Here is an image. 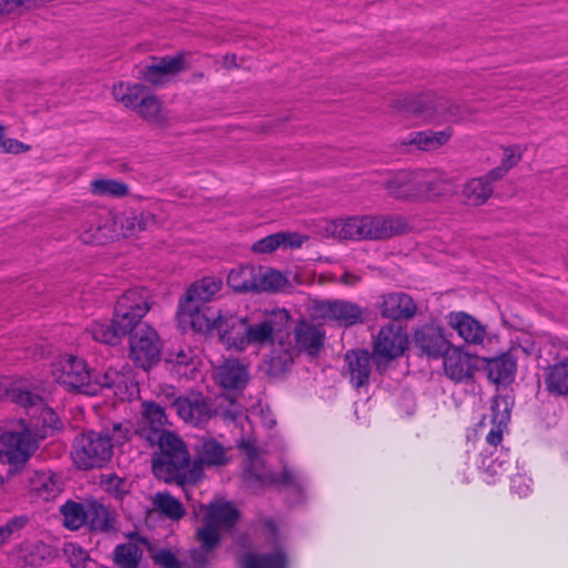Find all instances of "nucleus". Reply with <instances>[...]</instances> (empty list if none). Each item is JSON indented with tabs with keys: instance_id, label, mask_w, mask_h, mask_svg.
I'll list each match as a JSON object with an SVG mask.
<instances>
[{
	"instance_id": "nucleus-1",
	"label": "nucleus",
	"mask_w": 568,
	"mask_h": 568,
	"mask_svg": "<svg viewBox=\"0 0 568 568\" xmlns=\"http://www.w3.org/2000/svg\"><path fill=\"white\" fill-rule=\"evenodd\" d=\"M155 442L159 450L152 458L154 475L165 483L175 484L185 497H191L204 474L199 466H192L186 445L172 432H163Z\"/></svg>"
},
{
	"instance_id": "nucleus-2",
	"label": "nucleus",
	"mask_w": 568,
	"mask_h": 568,
	"mask_svg": "<svg viewBox=\"0 0 568 568\" xmlns=\"http://www.w3.org/2000/svg\"><path fill=\"white\" fill-rule=\"evenodd\" d=\"M129 422L113 423L101 430H85L79 434L72 445L71 456L79 469L102 468L113 456L115 446H122L132 437Z\"/></svg>"
},
{
	"instance_id": "nucleus-3",
	"label": "nucleus",
	"mask_w": 568,
	"mask_h": 568,
	"mask_svg": "<svg viewBox=\"0 0 568 568\" xmlns=\"http://www.w3.org/2000/svg\"><path fill=\"white\" fill-rule=\"evenodd\" d=\"M203 524L196 530V539L200 548L190 551L193 568H205L214 559V550L221 542V530H229L240 519V511L230 501L214 499L207 506H200L195 510Z\"/></svg>"
},
{
	"instance_id": "nucleus-4",
	"label": "nucleus",
	"mask_w": 568,
	"mask_h": 568,
	"mask_svg": "<svg viewBox=\"0 0 568 568\" xmlns=\"http://www.w3.org/2000/svg\"><path fill=\"white\" fill-rule=\"evenodd\" d=\"M408 346V337L398 323H389L379 328L373 342V363L379 374H384L390 363L400 357Z\"/></svg>"
},
{
	"instance_id": "nucleus-5",
	"label": "nucleus",
	"mask_w": 568,
	"mask_h": 568,
	"mask_svg": "<svg viewBox=\"0 0 568 568\" xmlns=\"http://www.w3.org/2000/svg\"><path fill=\"white\" fill-rule=\"evenodd\" d=\"M243 479L251 485L272 486L280 485L292 487L303 493L305 479L302 474L284 466L281 473H274L265 468L262 458L255 449L247 454V460L243 470Z\"/></svg>"
},
{
	"instance_id": "nucleus-6",
	"label": "nucleus",
	"mask_w": 568,
	"mask_h": 568,
	"mask_svg": "<svg viewBox=\"0 0 568 568\" xmlns=\"http://www.w3.org/2000/svg\"><path fill=\"white\" fill-rule=\"evenodd\" d=\"M150 292L145 287H134L124 292L114 307V323L121 333L130 334L143 323L141 320L150 311Z\"/></svg>"
},
{
	"instance_id": "nucleus-7",
	"label": "nucleus",
	"mask_w": 568,
	"mask_h": 568,
	"mask_svg": "<svg viewBox=\"0 0 568 568\" xmlns=\"http://www.w3.org/2000/svg\"><path fill=\"white\" fill-rule=\"evenodd\" d=\"M37 449L38 439L30 428L0 436V460L8 464L10 475L22 469Z\"/></svg>"
},
{
	"instance_id": "nucleus-8",
	"label": "nucleus",
	"mask_w": 568,
	"mask_h": 568,
	"mask_svg": "<svg viewBox=\"0 0 568 568\" xmlns=\"http://www.w3.org/2000/svg\"><path fill=\"white\" fill-rule=\"evenodd\" d=\"M52 375L59 384L70 389L90 396L97 395L98 386L91 383V372L82 358L70 354L60 356L53 363Z\"/></svg>"
},
{
	"instance_id": "nucleus-9",
	"label": "nucleus",
	"mask_w": 568,
	"mask_h": 568,
	"mask_svg": "<svg viewBox=\"0 0 568 568\" xmlns=\"http://www.w3.org/2000/svg\"><path fill=\"white\" fill-rule=\"evenodd\" d=\"M354 229V241H379L404 233L406 222L398 216L355 215Z\"/></svg>"
},
{
	"instance_id": "nucleus-10",
	"label": "nucleus",
	"mask_w": 568,
	"mask_h": 568,
	"mask_svg": "<svg viewBox=\"0 0 568 568\" xmlns=\"http://www.w3.org/2000/svg\"><path fill=\"white\" fill-rule=\"evenodd\" d=\"M130 335L129 356L135 366L149 371L160 362L161 342L156 331L148 323L135 327Z\"/></svg>"
},
{
	"instance_id": "nucleus-11",
	"label": "nucleus",
	"mask_w": 568,
	"mask_h": 568,
	"mask_svg": "<svg viewBox=\"0 0 568 568\" xmlns=\"http://www.w3.org/2000/svg\"><path fill=\"white\" fill-rule=\"evenodd\" d=\"M484 359L479 356L463 352L462 347H454L443 358V368L448 378L454 382L469 379L480 368Z\"/></svg>"
},
{
	"instance_id": "nucleus-12",
	"label": "nucleus",
	"mask_w": 568,
	"mask_h": 568,
	"mask_svg": "<svg viewBox=\"0 0 568 568\" xmlns=\"http://www.w3.org/2000/svg\"><path fill=\"white\" fill-rule=\"evenodd\" d=\"M318 316L326 321H336L343 326H352L363 320L362 308L348 301H323L315 307Z\"/></svg>"
},
{
	"instance_id": "nucleus-13",
	"label": "nucleus",
	"mask_w": 568,
	"mask_h": 568,
	"mask_svg": "<svg viewBox=\"0 0 568 568\" xmlns=\"http://www.w3.org/2000/svg\"><path fill=\"white\" fill-rule=\"evenodd\" d=\"M425 180L424 170L400 171L385 183V187L395 199L412 200L422 192Z\"/></svg>"
},
{
	"instance_id": "nucleus-14",
	"label": "nucleus",
	"mask_w": 568,
	"mask_h": 568,
	"mask_svg": "<svg viewBox=\"0 0 568 568\" xmlns=\"http://www.w3.org/2000/svg\"><path fill=\"white\" fill-rule=\"evenodd\" d=\"M170 408L181 419L195 426L207 422L211 416L207 402L201 394L176 397L171 403Z\"/></svg>"
},
{
	"instance_id": "nucleus-15",
	"label": "nucleus",
	"mask_w": 568,
	"mask_h": 568,
	"mask_svg": "<svg viewBox=\"0 0 568 568\" xmlns=\"http://www.w3.org/2000/svg\"><path fill=\"white\" fill-rule=\"evenodd\" d=\"M447 325L467 343L481 345L486 338L487 329L470 314L459 311L450 312L447 316Z\"/></svg>"
},
{
	"instance_id": "nucleus-16",
	"label": "nucleus",
	"mask_w": 568,
	"mask_h": 568,
	"mask_svg": "<svg viewBox=\"0 0 568 568\" xmlns=\"http://www.w3.org/2000/svg\"><path fill=\"white\" fill-rule=\"evenodd\" d=\"M480 365L488 379L494 384L507 385L514 381L517 371V358L511 352H505L496 357H480Z\"/></svg>"
},
{
	"instance_id": "nucleus-17",
	"label": "nucleus",
	"mask_w": 568,
	"mask_h": 568,
	"mask_svg": "<svg viewBox=\"0 0 568 568\" xmlns=\"http://www.w3.org/2000/svg\"><path fill=\"white\" fill-rule=\"evenodd\" d=\"M221 310H214L205 305H196L195 303L189 306L184 302H179V314L189 320L192 328L199 333H211L216 329Z\"/></svg>"
},
{
	"instance_id": "nucleus-18",
	"label": "nucleus",
	"mask_w": 568,
	"mask_h": 568,
	"mask_svg": "<svg viewBox=\"0 0 568 568\" xmlns=\"http://www.w3.org/2000/svg\"><path fill=\"white\" fill-rule=\"evenodd\" d=\"M247 317H241L229 312H221L216 332L221 342L227 347L244 351V332Z\"/></svg>"
},
{
	"instance_id": "nucleus-19",
	"label": "nucleus",
	"mask_w": 568,
	"mask_h": 568,
	"mask_svg": "<svg viewBox=\"0 0 568 568\" xmlns=\"http://www.w3.org/2000/svg\"><path fill=\"white\" fill-rule=\"evenodd\" d=\"M63 476L50 470H27L24 486L30 494L51 495L57 497L63 491Z\"/></svg>"
},
{
	"instance_id": "nucleus-20",
	"label": "nucleus",
	"mask_w": 568,
	"mask_h": 568,
	"mask_svg": "<svg viewBox=\"0 0 568 568\" xmlns=\"http://www.w3.org/2000/svg\"><path fill=\"white\" fill-rule=\"evenodd\" d=\"M344 359L352 385L356 388L368 385L372 372L373 352L369 353L364 348L351 349L346 352Z\"/></svg>"
},
{
	"instance_id": "nucleus-21",
	"label": "nucleus",
	"mask_w": 568,
	"mask_h": 568,
	"mask_svg": "<svg viewBox=\"0 0 568 568\" xmlns=\"http://www.w3.org/2000/svg\"><path fill=\"white\" fill-rule=\"evenodd\" d=\"M91 383L97 384V394L102 388H112L119 396H132L138 390V383L133 379L131 372L122 373L113 368L106 369L103 374L91 373Z\"/></svg>"
},
{
	"instance_id": "nucleus-22",
	"label": "nucleus",
	"mask_w": 568,
	"mask_h": 568,
	"mask_svg": "<svg viewBox=\"0 0 568 568\" xmlns=\"http://www.w3.org/2000/svg\"><path fill=\"white\" fill-rule=\"evenodd\" d=\"M152 60V64L139 71L140 77L152 84H160L164 77L176 74L184 69V57L182 54L175 57L165 55L162 58L153 57Z\"/></svg>"
},
{
	"instance_id": "nucleus-23",
	"label": "nucleus",
	"mask_w": 568,
	"mask_h": 568,
	"mask_svg": "<svg viewBox=\"0 0 568 568\" xmlns=\"http://www.w3.org/2000/svg\"><path fill=\"white\" fill-rule=\"evenodd\" d=\"M416 303L404 292H394L383 296L381 314L394 321L409 320L416 314Z\"/></svg>"
},
{
	"instance_id": "nucleus-24",
	"label": "nucleus",
	"mask_w": 568,
	"mask_h": 568,
	"mask_svg": "<svg viewBox=\"0 0 568 568\" xmlns=\"http://www.w3.org/2000/svg\"><path fill=\"white\" fill-rule=\"evenodd\" d=\"M227 463L225 448L213 437H202L195 445V459L192 466H199L204 473L203 468L220 467Z\"/></svg>"
},
{
	"instance_id": "nucleus-25",
	"label": "nucleus",
	"mask_w": 568,
	"mask_h": 568,
	"mask_svg": "<svg viewBox=\"0 0 568 568\" xmlns=\"http://www.w3.org/2000/svg\"><path fill=\"white\" fill-rule=\"evenodd\" d=\"M296 346L310 356H317L324 345V332L316 325L300 321L294 328Z\"/></svg>"
},
{
	"instance_id": "nucleus-26",
	"label": "nucleus",
	"mask_w": 568,
	"mask_h": 568,
	"mask_svg": "<svg viewBox=\"0 0 568 568\" xmlns=\"http://www.w3.org/2000/svg\"><path fill=\"white\" fill-rule=\"evenodd\" d=\"M248 377L247 366L239 359H226L216 371L217 384L225 389H243Z\"/></svg>"
},
{
	"instance_id": "nucleus-27",
	"label": "nucleus",
	"mask_w": 568,
	"mask_h": 568,
	"mask_svg": "<svg viewBox=\"0 0 568 568\" xmlns=\"http://www.w3.org/2000/svg\"><path fill=\"white\" fill-rule=\"evenodd\" d=\"M448 332L439 320L428 321V358H444L455 346H453Z\"/></svg>"
},
{
	"instance_id": "nucleus-28",
	"label": "nucleus",
	"mask_w": 568,
	"mask_h": 568,
	"mask_svg": "<svg viewBox=\"0 0 568 568\" xmlns=\"http://www.w3.org/2000/svg\"><path fill=\"white\" fill-rule=\"evenodd\" d=\"M222 281L212 276L203 277L201 281L193 283L183 297L180 298L184 305L192 303L196 305H205L206 302L221 290Z\"/></svg>"
},
{
	"instance_id": "nucleus-29",
	"label": "nucleus",
	"mask_w": 568,
	"mask_h": 568,
	"mask_svg": "<svg viewBox=\"0 0 568 568\" xmlns=\"http://www.w3.org/2000/svg\"><path fill=\"white\" fill-rule=\"evenodd\" d=\"M491 423L494 426L487 434L486 442L490 446L496 447L501 443L504 428L507 426V423L510 418V412L506 397H496L491 404Z\"/></svg>"
},
{
	"instance_id": "nucleus-30",
	"label": "nucleus",
	"mask_w": 568,
	"mask_h": 568,
	"mask_svg": "<svg viewBox=\"0 0 568 568\" xmlns=\"http://www.w3.org/2000/svg\"><path fill=\"white\" fill-rule=\"evenodd\" d=\"M275 332V321L273 318H264L257 323H248L246 320L244 349L248 345L264 346L273 344Z\"/></svg>"
},
{
	"instance_id": "nucleus-31",
	"label": "nucleus",
	"mask_w": 568,
	"mask_h": 568,
	"mask_svg": "<svg viewBox=\"0 0 568 568\" xmlns=\"http://www.w3.org/2000/svg\"><path fill=\"white\" fill-rule=\"evenodd\" d=\"M116 223L120 225L123 236L129 237L155 224V217L150 212L129 210L118 217Z\"/></svg>"
},
{
	"instance_id": "nucleus-32",
	"label": "nucleus",
	"mask_w": 568,
	"mask_h": 568,
	"mask_svg": "<svg viewBox=\"0 0 568 568\" xmlns=\"http://www.w3.org/2000/svg\"><path fill=\"white\" fill-rule=\"evenodd\" d=\"M31 427L36 429L34 437H39L41 439L53 435L55 430L62 428V422L60 420L57 413L50 408L45 403H43L38 410L36 416H31Z\"/></svg>"
},
{
	"instance_id": "nucleus-33",
	"label": "nucleus",
	"mask_w": 568,
	"mask_h": 568,
	"mask_svg": "<svg viewBox=\"0 0 568 568\" xmlns=\"http://www.w3.org/2000/svg\"><path fill=\"white\" fill-rule=\"evenodd\" d=\"M131 539H134L135 542L119 545L114 550V560L121 568H138L143 550L136 542L149 546L148 540L143 537L135 536Z\"/></svg>"
},
{
	"instance_id": "nucleus-34",
	"label": "nucleus",
	"mask_w": 568,
	"mask_h": 568,
	"mask_svg": "<svg viewBox=\"0 0 568 568\" xmlns=\"http://www.w3.org/2000/svg\"><path fill=\"white\" fill-rule=\"evenodd\" d=\"M545 384L550 394L568 396V357L549 366Z\"/></svg>"
},
{
	"instance_id": "nucleus-35",
	"label": "nucleus",
	"mask_w": 568,
	"mask_h": 568,
	"mask_svg": "<svg viewBox=\"0 0 568 568\" xmlns=\"http://www.w3.org/2000/svg\"><path fill=\"white\" fill-rule=\"evenodd\" d=\"M4 399L23 407L27 415L30 417L36 416L39 407L44 403L39 394L19 386H12L10 388L6 386Z\"/></svg>"
},
{
	"instance_id": "nucleus-36",
	"label": "nucleus",
	"mask_w": 568,
	"mask_h": 568,
	"mask_svg": "<svg viewBox=\"0 0 568 568\" xmlns=\"http://www.w3.org/2000/svg\"><path fill=\"white\" fill-rule=\"evenodd\" d=\"M293 354L290 347L278 345L274 347L264 362L265 372L271 377H281L291 369Z\"/></svg>"
},
{
	"instance_id": "nucleus-37",
	"label": "nucleus",
	"mask_w": 568,
	"mask_h": 568,
	"mask_svg": "<svg viewBox=\"0 0 568 568\" xmlns=\"http://www.w3.org/2000/svg\"><path fill=\"white\" fill-rule=\"evenodd\" d=\"M143 418L150 425V429L143 427L141 432L153 444L155 438L164 432L162 429L166 422L164 409L156 403H145Z\"/></svg>"
},
{
	"instance_id": "nucleus-38",
	"label": "nucleus",
	"mask_w": 568,
	"mask_h": 568,
	"mask_svg": "<svg viewBox=\"0 0 568 568\" xmlns=\"http://www.w3.org/2000/svg\"><path fill=\"white\" fill-rule=\"evenodd\" d=\"M494 186L483 176L474 178L465 183L462 195L468 205L479 206L487 202L491 196Z\"/></svg>"
},
{
	"instance_id": "nucleus-39",
	"label": "nucleus",
	"mask_w": 568,
	"mask_h": 568,
	"mask_svg": "<svg viewBox=\"0 0 568 568\" xmlns=\"http://www.w3.org/2000/svg\"><path fill=\"white\" fill-rule=\"evenodd\" d=\"M148 92V88L142 84L123 82L114 84L112 90L114 99L133 111L136 110L140 105V100H142Z\"/></svg>"
},
{
	"instance_id": "nucleus-40",
	"label": "nucleus",
	"mask_w": 568,
	"mask_h": 568,
	"mask_svg": "<svg viewBox=\"0 0 568 568\" xmlns=\"http://www.w3.org/2000/svg\"><path fill=\"white\" fill-rule=\"evenodd\" d=\"M226 281L227 285L236 293H255L256 270L250 265L233 268Z\"/></svg>"
},
{
	"instance_id": "nucleus-41",
	"label": "nucleus",
	"mask_w": 568,
	"mask_h": 568,
	"mask_svg": "<svg viewBox=\"0 0 568 568\" xmlns=\"http://www.w3.org/2000/svg\"><path fill=\"white\" fill-rule=\"evenodd\" d=\"M240 565L241 568H286L287 559L282 550L268 555L246 554Z\"/></svg>"
},
{
	"instance_id": "nucleus-42",
	"label": "nucleus",
	"mask_w": 568,
	"mask_h": 568,
	"mask_svg": "<svg viewBox=\"0 0 568 568\" xmlns=\"http://www.w3.org/2000/svg\"><path fill=\"white\" fill-rule=\"evenodd\" d=\"M120 325L114 323V317L111 324L105 322H92L85 329V333L94 341L104 343L108 345H115L121 337L125 336L126 333L119 331Z\"/></svg>"
},
{
	"instance_id": "nucleus-43",
	"label": "nucleus",
	"mask_w": 568,
	"mask_h": 568,
	"mask_svg": "<svg viewBox=\"0 0 568 568\" xmlns=\"http://www.w3.org/2000/svg\"><path fill=\"white\" fill-rule=\"evenodd\" d=\"M98 485L105 494L112 497H124L131 493L132 481L114 473H108L99 476Z\"/></svg>"
},
{
	"instance_id": "nucleus-44",
	"label": "nucleus",
	"mask_w": 568,
	"mask_h": 568,
	"mask_svg": "<svg viewBox=\"0 0 568 568\" xmlns=\"http://www.w3.org/2000/svg\"><path fill=\"white\" fill-rule=\"evenodd\" d=\"M458 106L453 105L445 97L428 98V122L440 120H456L458 118Z\"/></svg>"
},
{
	"instance_id": "nucleus-45",
	"label": "nucleus",
	"mask_w": 568,
	"mask_h": 568,
	"mask_svg": "<svg viewBox=\"0 0 568 568\" xmlns=\"http://www.w3.org/2000/svg\"><path fill=\"white\" fill-rule=\"evenodd\" d=\"M90 191L97 196L124 197L129 193V186L118 180L98 179L90 183Z\"/></svg>"
},
{
	"instance_id": "nucleus-46",
	"label": "nucleus",
	"mask_w": 568,
	"mask_h": 568,
	"mask_svg": "<svg viewBox=\"0 0 568 568\" xmlns=\"http://www.w3.org/2000/svg\"><path fill=\"white\" fill-rule=\"evenodd\" d=\"M455 192V185L447 174L428 170V200L447 196Z\"/></svg>"
},
{
	"instance_id": "nucleus-47",
	"label": "nucleus",
	"mask_w": 568,
	"mask_h": 568,
	"mask_svg": "<svg viewBox=\"0 0 568 568\" xmlns=\"http://www.w3.org/2000/svg\"><path fill=\"white\" fill-rule=\"evenodd\" d=\"M286 283L287 280L286 277L283 276L281 272L272 268L262 272V270L260 268L256 272L255 293L276 292L284 287Z\"/></svg>"
},
{
	"instance_id": "nucleus-48",
	"label": "nucleus",
	"mask_w": 568,
	"mask_h": 568,
	"mask_svg": "<svg viewBox=\"0 0 568 568\" xmlns=\"http://www.w3.org/2000/svg\"><path fill=\"white\" fill-rule=\"evenodd\" d=\"M135 112L150 122L162 123L166 121V116L162 114V104L160 100L150 92L140 100V105L136 108Z\"/></svg>"
},
{
	"instance_id": "nucleus-49",
	"label": "nucleus",
	"mask_w": 568,
	"mask_h": 568,
	"mask_svg": "<svg viewBox=\"0 0 568 568\" xmlns=\"http://www.w3.org/2000/svg\"><path fill=\"white\" fill-rule=\"evenodd\" d=\"M61 513L63 515V524L71 530H77L87 523V515L83 506L74 503L71 499L62 506Z\"/></svg>"
},
{
	"instance_id": "nucleus-50",
	"label": "nucleus",
	"mask_w": 568,
	"mask_h": 568,
	"mask_svg": "<svg viewBox=\"0 0 568 568\" xmlns=\"http://www.w3.org/2000/svg\"><path fill=\"white\" fill-rule=\"evenodd\" d=\"M354 216L337 219L326 222L324 231L327 235L354 241Z\"/></svg>"
},
{
	"instance_id": "nucleus-51",
	"label": "nucleus",
	"mask_w": 568,
	"mask_h": 568,
	"mask_svg": "<svg viewBox=\"0 0 568 568\" xmlns=\"http://www.w3.org/2000/svg\"><path fill=\"white\" fill-rule=\"evenodd\" d=\"M87 523L94 530H108L111 528L112 518L109 510L101 504H92L85 510Z\"/></svg>"
},
{
	"instance_id": "nucleus-52",
	"label": "nucleus",
	"mask_w": 568,
	"mask_h": 568,
	"mask_svg": "<svg viewBox=\"0 0 568 568\" xmlns=\"http://www.w3.org/2000/svg\"><path fill=\"white\" fill-rule=\"evenodd\" d=\"M285 237H286L285 232H278V233L267 235V236L256 241L253 244L252 250L255 253H261V254L272 253L275 250H277L278 247H283Z\"/></svg>"
},
{
	"instance_id": "nucleus-53",
	"label": "nucleus",
	"mask_w": 568,
	"mask_h": 568,
	"mask_svg": "<svg viewBox=\"0 0 568 568\" xmlns=\"http://www.w3.org/2000/svg\"><path fill=\"white\" fill-rule=\"evenodd\" d=\"M155 507L154 510L164 515L165 517L178 520L182 518L185 514V510L179 499H154Z\"/></svg>"
},
{
	"instance_id": "nucleus-54",
	"label": "nucleus",
	"mask_w": 568,
	"mask_h": 568,
	"mask_svg": "<svg viewBox=\"0 0 568 568\" xmlns=\"http://www.w3.org/2000/svg\"><path fill=\"white\" fill-rule=\"evenodd\" d=\"M28 524V517L17 516L0 525V546L10 541Z\"/></svg>"
},
{
	"instance_id": "nucleus-55",
	"label": "nucleus",
	"mask_w": 568,
	"mask_h": 568,
	"mask_svg": "<svg viewBox=\"0 0 568 568\" xmlns=\"http://www.w3.org/2000/svg\"><path fill=\"white\" fill-rule=\"evenodd\" d=\"M64 554L73 568H85L87 561L89 560V555L83 548L70 542L65 545Z\"/></svg>"
},
{
	"instance_id": "nucleus-56",
	"label": "nucleus",
	"mask_w": 568,
	"mask_h": 568,
	"mask_svg": "<svg viewBox=\"0 0 568 568\" xmlns=\"http://www.w3.org/2000/svg\"><path fill=\"white\" fill-rule=\"evenodd\" d=\"M152 559L161 568H182V562L168 549H161L152 554Z\"/></svg>"
},
{
	"instance_id": "nucleus-57",
	"label": "nucleus",
	"mask_w": 568,
	"mask_h": 568,
	"mask_svg": "<svg viewBox=\"0 0 568 568\" xmlns=\"http://www.w3.org/2000/svg\"><path fill=\"white\" fill-rule=\"evenodd\" d=\"M452 126H447L442 131L433 132L428 130V151L438 149L439 146L446 144L449 139L453 136Z\"/></svg>"
},
{
	"instance_id": "nucleus-58",
	"label": "nucleus",
	"mask_w": 568,
	"mask_h": 568,
	"mask_svg": "<svg viewBox=\"0 0 568 568\" xmlns=\"http://www.w3.org/2000/svg\"><path fill=\"white\" fill-rule=\"evenodd\" d=\"M521 151L518 145L506 146L504 148V156L501 159L500 165L509 172L514 166H516L521 160Z\"/></svg>"
},
{
	"instance_id": "nucleus-59",
	"label": "nucleus",
	"mask_w": 568,
	"mask_h": 568,
	"mask_svg": "<svg viewBox=\"0 0 568 568\" xmlns=\"http://www.w3.org/2000/svg\"><path fill=\"white\" fill-rule=\"evenodd\" d=\"M529 480L524 475H515L511 478L510 490L519 497H526L531 493Z\"/></svg>"
},
{
	"instance_id": "nucleus-60",
	"label": "nucleus",
	"mask_w": 568,
	"mask_h": 568,
	"mask_svg": "<svg viewBox=\"0 0 568 568\" xmlns=\"http://www.w3.org/2000/svg\"><path fill=\"white\" fill-rule=\"evenodd\" d=\"M402 145H416V148L420 151L426 150V133L420 132H412L408 138L402 141Z\"/></svg>"
},
{
	"instance_id": "nucleus-61",
	"label": "nucleus",
	"mask_w": 568,
	"mask_h": 568,
	"mask_svg": "<svg viewBox=\"0 0 568 568\" xmlns=\"http://www.w3.org/2000/svg\"><path fill=\"white\" fill-rule=\"evenodd\" d=\"M1 150L7 153L19 154L28 151L29 146L16 139L6 138Z\"/></svg>"
},
{
	"instance_id": "nucleus-62",
	"label": "nucleus",
	"mask_w": 568,
	"mask_h": 568,
	"mask_svg": "<svg viewBox=\"0 0 568 568\" xmlns=\"http://www.w3.org/2000/svg\"><path fill=\"white\" fill-rule=\"evenodd\" d=\"M508 172L500 164L489 170L483 178L493 185L494 182L501 180Z\"/></svg>"
},
{
	"instance_id": "nucleus-63",
	"label": "nucleus",
	"mask_w": 568,
	"mask_h": 568,
	"mask_svg": "<svg viewBox=\"0 0 568 568\" xmlns=\"http://www.w3.org/2000/svg\"><path fill=\"white\" fill-rule=\"evenodd\" d=\"M285 241L283 243V247H290V248H298L302 246L304 242V237L300 235L298 233H287L285 232Z\"/></svg>"
},
{
	"instance_id": "nucleus-64",
	"label": "nucleus",
	"mask_w": 568,
	"mask_h": 568,
	"mask_svg": "<svg viewBox=\"0 0 568 568\" xmlns=\"http://www.w3.org/2000/svg\"><path fill=\"white\" fill-rule=\"evenodd\" d=\"M404 108L407 110V112L419 114L425 111L426 104L424 101H415L414 99H407L404 101Z\"/></svg>"
}]
</instances>
